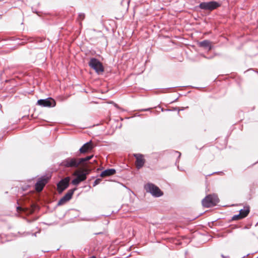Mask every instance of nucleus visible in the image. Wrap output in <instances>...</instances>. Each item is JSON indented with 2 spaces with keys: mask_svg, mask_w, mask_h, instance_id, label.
<instances>
[{
  "mask_svg": "<svg viewBox=\"0 0 258 258\" xmlns=\"http://www.w3.org/2000/svg\"><path fill=\"white\" fill-rule=\"evenodd\" d=\"M37 104L43 107H54L55 105V101L51 98H48L38 100Z\"/></svg>",
  "mask_w": 258,
  "mask_h": 258,
  "instance_id": "obj_6",
  "label": "nucleus"
},
{
  "mask_svg": "<svg viewBox=\"0 0 258 258\" xmlns=\"http://www.w3.org/2000/svg\"><path fill=\"white\" fill-rule=\"evenodd\" d=\"M145 189L147 192H150L153 196L159 197L163 195L159 188L153 183H149L145 185Z\"/></svg>",
  "mask_w": 258,
  "mask_h": 258,
  "instance_id": "obj_3",
  "label": "nucleus"
},
{
  "mask_svg": "<svg viewBox=\"0 0 258 258\" xmlns=\"http://www.w3.org/2000/svg\"><path fill=\"white\" fill-rule=\"evenodd\" d=\"M47 182V179L46 178H40L38 181L36 183L35 186V189L37 191H41L44 185L46 184Z\"/></svg>",
  "mask_w": 258,
  "mask_h": 258,
  "instance_id": "obj_11",
  "label": "nucleus"
},
{
  "mask_svg": "<svg viewBox=\"0 0 258 258\" xmlns=\"http://www.w3.org/2000/svg\"><path fill=\"white\" fill-rule=\"evenodd\" d=\"M88 64L98 74H100L104 71L102 63L95 58H91Z\"/></svg>",
  "mask_w": 258,
  "mask_h": 258,
  "instance_id": "obj_4",
  "label": "nucleus"
},
{
  "mask_svg": "<svg viewBox=\"0 0 258 258\" xmlns=\"http://www.w3.org/2000/svg\"><path fill=\"white\" fill-rule=\"evenodd\" d=\"M175 153L176 154H178V158H179L180 157L181 153L180 152L176 151V152H175Z\"/></svg>",
  "mask_w": 258,
  "mask_h": 258,
  "instance_id": "obj_20",
  "label": "nucleus"
},
{
  "mask_svg": "<svg viewBox=\"0 0 258 258\" xmlns=\"http://www.w3.org/2000/svg\"><path fill=\"white\" fill-rule=\"evenodd\" d=\"M149 109H144L143 110H144V111H147V110H148Z\"/></svg>",
  "mask_w": 258,
  "mask_h": 258,
  "instance_id": "obj_22",
  "label": "nucleus"
},
{
  "mask_svg": "<svg viewBox=\"0 0 258 258\" xmlns=\"http://www.w3.org/2000/svg\"><path fill=\"white\" fill-rule=\"evenodd\" d=\"M17 209H18V210H21V207H18L17 208Z\"/></svg>",
  "mask_w": 258,
  "mask_h": 258,
  "instance_id": "obj_21",
  "label": "nucleus"
},
{
  "mask_svg": "<svg viewBox=\"0 0 258 258\" xmlns=\"http://www.w3.org/2000/svg\"><path fill=\"white\" fill-rule=\"evenodd\" d=\"M249 213V207L248 206L244 207L243 209H241L239 211L242 218L246 217Z\"/></svg>",
  "mask_w": 258,
  "mask_h": 258,
  "instance_id": "obj_14",
  "label": "nucleus"
},
{
  "mask_svg": "<svg viewBox=\"0 0 258 258\" xmlns=\"http://www.w3.org/2000/svg\"><path fill=\"white\" fill-rule=\"evenodd\" d=\"M222 256L223 258H226V256H224L223 255H222Z\"/></svg>",
  "mask_w": 258,
  "mask_h": 258,
  "instance_id": "obj_23",
  "label": "nucleus"
},
{
  "mask_svg": "<svg viewBox=\"0 0 258 258\" xmlns=\"http://www.w3.org/2000/svg\"><path fill=\"white\" fill-rule=\"evenodd\" d=\"M75 188L69 190L68 192L58 201L57 205H61L70 201L73 196Z\"/></svg>",
  "mask_w": 258,
  "mask_h": 258,
  "instance_id": "obj_8",
  "label": "nucleus"
},
{
  "mask_svg": "<svg viewBox=\"0 0 258 258\" xmlns=\"http://www.w3.org/2000/svg\"><path fill=\"white\" fill-rule=\"evenodd\" d=\"M100 181H101L100 179H96L93 183V186H95L97 185V184H98L100 183Z\"/></svg>",
  "mask_w": 258,
  "mask_h": 258,
  "instance_id": "obj_19",
  "label": "nucleus"
},
{
  "mask_svg": "<svg viewBox=\"0 0 258 258\" xmlns=\"http://www.w3.org/2000/svg\"><path fill=\"white\" fill-rule=\"evenodd\" d=\"M83 181V179H79L77 178V177H76L72 180V183L74 185H77L79 184L80 182Z\"/></svg>",
  "mask_w": 258,
  "mask_h": 258,
  "instance_id": "obj_16",
  "label": "nucleus"
},
{
  "mask_svg": "<svg viewBox=\"0 0 258 258\" xmlns=\"http://www.w3.org/2000/svg\"><path fill=\"white\" fill-rule=\"evenodd\" d=\"M93 157V155L87 156L85 158L76 159L74 158H69L63 161L62 166L65 167H77L83 163L88 161Z\"/></svg>",
  "mask_w": 258,
  "mask_h": 258,
  "instance_id": "obj_1",
  "label": "nucleus"
},
{
  "mask_svg": "<svg viewBox=\"0 0 258 258\" xmlns=\"http://www.w3.org/2000/svg\"><path fill=\"white\" fill-rule=\"evenodd\" d=\"M94 145L92 141H89L85 144L79 150L81 153H86L90 152L94 148Z\"/></svg>",
  "mask_w": 258,
  "mask_h": 258,
  "instance_id": "obj_10",
  "label": "nucleus"
},
{
  "mask_svg": "<svg viewBox=\"0 0 258 258\" xmlns=\"http://www.w3.org/2000/svg\"><path fill=\"white\" fill-rule=\"evenodd\" d=\"M242 219V216H241L240 213H239L238 215H235L233 216L232 218V219L233 220H239V219Z\"/></svg>",
  "mask_w": 258,
  "mask_h": 258,
  "instance_id": "obj_17",
  "label": "nucleus"
},
{
  "mask_svg": "<svg viewBox=\"0 0 258 258\" xmlns=\"http://www.w3.org/2000/svg\"><path fill=\"white\" fill-rule=\"evenodd\" d=\"M70 181V177H67L64 179H61L57 185V189L59 192H61L63 190L66 189L69 186V182Z\"/></svg>",
  "mask_w": 258,
  "mask_h": 258,
  "instance_id": "obj_7",
  "label": "nucleus"
},
{
  "mask_svg": "<svg viewBox=\"0 0 258 258\" xmlns=\"http://www.w3.org/2000/svg\"><path fill=\"white\" fill-rule=\"evenodd\" d=\"M134 156L136 159V167L139 169L142 168L145 162V160L144 158V156L140 154H135Z\"/></svg>",
  "mask_w": 258,
  "mask_h": 258,
  "instance_id": "obj_9",
  "label": "nucleus"
},
{
  "mask_svg": "<svg viewBox=\"0 0 258 258\" xmlns=\"http://www.w3.org/2000/svg\"><path fill=\"white\" fill-rule=\"evenodd\" d=\"M89 173L88 170L85 169L84 171L82 172L81 173H79L78 171H76L74 175L77 176V177L79 179H83V181H84L87 177L86 175Z\"/></svg>",
  "mask_w": 258,
  "mask_h": 258,
  "instance_id": "obj_12",
  "label": "nucleus"
},
{
  "mask_svg": "<svg viewBox=\"0 0 258 258\" xmlns=\"http://www.w3.org/2000/svg\"><path fill=\"white\" fill-rule=\"evenodd\" d=\"M200 46L201 47L208 48L211 49L210 42L208 40H204L200 43Z\"/></svg>",
  "mask_w": 258,
  "mask_h": 258,
  "instance_id": "obj_15",
  "label": "nucleus"
},
{
  "mask_svg": "<svg viewBox=\"0 0 258 258\" xmlns=\"http://www.w3.org/2000/svg\"><path fill=\"white\" fill-rule=\"evenodd\" d=\"M221 6V4L216 1L201 3L199 7L202 10L213 11Z\"/></svg>",
  "mask_w": 258,
  "mask_h": 258,
  "instance_id": "obj_5",
  "label": "nucleus"
},
{
  "mask_svg": "<svg viewBox=\"0 0 258 258\" xmlns=\"http://www.w3.org/2000/svg\"><path fill=\"white\" fill-rule=\"evenodd\" d=\"M85 18V14L83 13H81L79 15L78 19L79 20L82 21L84 20Z\"/></svg>",
  "mask_w": 258,
  "mask_h": 258,
  "instance_id": "obj_18",
  "label": "nucleus"
},
{
  "mask_svg": "<svg viewBox=\"0 0 258 258\" xmlns=\"http://www.w3.org/2000/svg\"><path fill=\"white\" fill-rule=\"evenodd\" d=\"M116 171L114 169H108L101 172L100 176L102 177H106L113 175L115 173Z\"/></svg>",
  "mask_w": 258,
  "mask_h": 258,
  "instance_id": "obj_13",
  "label": "nucleus"
},
{
  "mask_svg": "<svg viewBox=\"0 0 258 258\" xmlns=\"http://www.w3.org/2000/svg\"><path fill=\"white\" fill-rule=\"evenodd\" d=\"M219 202V200L217 195H209L202 200V205L205 207L209 208L216 205Z\"/></svg>",
  "mask_w": 258,
  "mask_h": 258,
  "instance_id": "obj_2",
  "label": "nucleus"
}]
</instances>
